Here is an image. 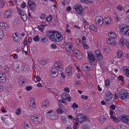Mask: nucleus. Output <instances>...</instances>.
I'll use <instances>...</instances> for the list:
<instances>
[{
  "label": "nucleus",
  "mask_w": 129,
  "mask_h": 129,
  "mask_svg": "<svg viewBox=\"0 0 129 129\" xmlns=\"http://www.w3.org/2000/svg\"><path fill=\"white\" fill-rule=\"evenodd\" d=\"M46 34L51 40L55 42H60L62 40V37L61 34L56 31H48L46 32Z\"/></svg>",
  "instance_id": "obj_1"
},
{
  "label": "nucleus",
  "mask_w": 129,
  "mask_h": 129,
  "mask_svg": "<svg viewBox=\"0 0 129 129\" xmlns=\"http://www.w3.org/2000/svg\"><path fill=\"white\" fill-rule=\"evenodd\" d=\"M74 8L79 15H84L85 13L84 10L81 5L78 4L74 6Z\"/></svg>",
  "instance_id": "obj_2"
},
{
  "label": "nucleus",
  "mask_w": 129,
  "mask_h": 129,
  "mask_svg": "<svg viewBox=\"0 0 129 129\" xmlns=\"http://www.w3.org/2000/svg\"><path fill=\"white\" fill-rule=\"evenodd\" d=\"M103 18L101 16H98L95 19V23L96 26L101 27L103 25Z\"/></svg>",
  "instance_id": "obj_3"
},
{
  "label": "nucleus",
  "mask_w": 129,
  "mask_h": 129,
  "mask_svg": "<svg viewBox=\"0 0 129 129\" xmlns=\"http://www.w3.org/2000/svg\"><path fill=\"white\" fill-rule=\"evenodd\" d=\"M120 31L123 35L129 36V26L125 24H123L121 26Z\"/></svg>",
  "instance_id": "obj_4"
},
{
  "label": "nucleus",
  "mask_w": 129,
  "mask_h": 129,
  "mask_svg": "<svg viewBox=\"0 0 129 129\" xmlns=\"http://www.w3.org/2000/svg\"><path fill=\"white\" fill-rule=\"evenodd\" d=\"M119 96L122 100L129 98V93L125 91L123 89H121L119 92Z\"/></svg>",
  "instance_id": "obj_5"
},
{
  "label": "nucleus",
  "mask_w": 129,
  "mask_h": 129,
  "mask_svg": "<svg viewBox=\"0 0 129 129\" xmlns=\"http://www.w3.org/2000/svg\"><path fill=\"white\" fill-rule=\"evenodd\" d=\"M31 119L35 123H38L42 121V118L40 115L34 114L31 116Z\"/></svg>",
  "instance_id": "obj_6"
},
{
  "label": "nucleus",
  "mask_w": 129,
  "mask_h": 129,
  "mask_svg": "<svg viewBox=\"0 0 129 129\" xmlns=\"http://www.w3.org/2000/svg\"><path fill=\"white\" fill-rule=\"evenodd\" d=\"M27 5L31 10L34 11L36 10L37 5L34 1L28 0Z\"/></svg>",
  "instance_id": "obj_7"
},
{
  "label": "nucleus",
  "mask_w": 129,
  "mask_h": 129,
  "mask_svg": "<svg viewBox=\"0 0 129 129\" xmlns=\"http://www.w3.org/2000/svg\"><path fill=\"white\" fill-rule=\"evenodd\" d=\"M76 119L79 122L81 123L85 121L86 119V116L82 114H79L76 116Z\"/></svg>",
  "instance_id": "obj_8"
},
{
  "label": "nucleus",
  "mask_w": 129,
  "mask_h": 129,
  "mask_svg": "<svg viewBox=\"0 0 129 129\" xmlns=\"http://www.w3.org/2000/svg\"><path fill=\"white\" fill-rule=\"evenodd\" d=\"M88 57L89 60L90 62L91 63H93L95 61V59L93 53L91 51H89L87 52Z\"/></svg>",
  "instance_id": "obj_9"
},
{
  "label": "nucleus",
  "mask_w": 129,
  "mask_h": 129,
  "mask_svg": "<svg viewBox=\"0 0 129 129\" xmlns=\"http://www.w3.org/2000/svg\"><path fill=\"white\" fill-rule=\"evenodd\" d=\"M72 52L74 53V55L78 59H80L82 58V53L79 51L75 49L73 50Z\"/></svg>",
  "instance_id": "obj_10"
},
{
  "label": "nucleus",
  "mask_w": 129,
  "mask_h": 129,
  "mask_svg": "<svg viewBox=\"0 0 129 129\" xmlns=\"http://www.w3.org/2000/svg\"><path fill=\"white\" fill-rule=\"evenodd\" d=\"M121 120L125 123L129 124V116L126 115L122 114L120 116Z\"/></svg>",
  "instance_id": "obj_11"
},
{
  "label": "nucleus",
  "mask_w": 129,
  "mask_h": 129,
  "mask_svg": "<svg viewBox=\"0 0 129 129\" xmlns=\"http://www.w3.org/2000/svg\"><path fill=\"white\" fill-rule=\"evenodd\" d=\"M72 45L69 43H65V47L66 50L68 52L71 53L72 52L73 50H72Z\"/></svg>",
  "instance_id": "obj_12"
},
{
  "label": "nucleus",
  "mask_w": 129,
  "mask_h": 129,
  "mask_svg": "<svg viewBox=\"0 0 129 129\" xmlns=\"http://www.w3.org/2000/svg\"><path fill=\"white\" fill-rule=\"evenodd\" d=\"M51 75L53 77H56L58 75V73L56 69L54 67H52L50 71Z\"/></svg>",
  "instance_id": "obj_13"
},
{
  "label": "nucleus",
  "mask_w": 129,
  "mask_h": 129,
  "mask_svg": "<svg viewBox=\"0 0 129 129\" xmlns=\"http://www.w3.org/2000/svg\"><path fill=\"white\" fill-rule=\"evenodd\" d=\"M61 96L62 98L68 101H70L71 100V97L67 93H62L61 94Z\"/></svg>",
  "instance_id": "obj_14"
},
{
  "label": "nucleus",
  "mask_w": 129,
  "mask_h": 129,
  "mask_svg": "<svg viewBox=\"0 0 129 129\" xmlns=\"http://www.w3.org/2000/svg\"><path fill=\"white\" fill-rule=\"evenodd\" d=\"M123 73L127 77H129V67L124 66L123 68Z\"/></svg>",
  "instance_id": "obj_15"
},
{
  "label": "nucleus",
  "mask_w": 129,
  "mask_h": 129,
  "mask_svg": "<svg viewBox=\"0 0 129 129\" xmlns=\"http://www.w3.org/2000/svg\"><path fill=\"white\" fill-rule=\"evenodd\" d=\"M106 41L108 44H111L112 46H115L116 45V43L114 39L108 38L107 39Z\"/></svg>",
  "instance_id": "obj_16"
},
{
  "label": "nucleus",
  "mask_w": 129,
  "mask_h": 129,
  "mask_svg": "<svg viewBox=\"0 0 129 129\" xmlns=\"http://www.w3.org/2000/svg\"><path fill=\"white\" fill-rule=\"evenodd\" d=\"M66 73L68 76H70L72 73V69L71 66H69L66 67Z\"/></svg>",
  "instance_id": "obj_17"
},
{
  "label": "nucleus",
  "mask_w": 129,
  "mask_h": 129,
  "mask_svg": "<svg viewBox=\"0 0 129 129\" xmlns=\"http://www.w3.org/2000/svg\"><path fill=\"white\" fill-rule=\"evenodd\" d=\"M48 118L49 119H51L52 120H57L58 118L57 116L55 115L53 113H51L50 116H49V115H48Z\"/></svg>",
  "instance_id": "obj_18"
},
{
  "label": "nucleus",
  "mask_w": 129,
  "mask_h": 129,
  "mask_svg": "<svg viewBox=\"0 0 129 129\" xmlns=\"http://www.w3.org/2000/svg\"><path fill=\"white\" fill-rule=\"evenodd\" d=\"M17 68L20 70L22 71L24 69V66L23 63L20 61L17 62Z\"/></svg>",
  "instance_id": "obj_19"
},
{
  "label": "nucleus",
  "mask_w": 129,
  "mask_h": 129,
  "mask_svg": "<svg viewBox=\"0 0 129 129\" xmlns=\"http://www.w3.org/2000/svg\"><path fill=\"white\" fill-rule=\"evenodd\" d=\"M83 69L85 71L91 70L92 69L88 66V65L87 63H85L82 66Z\"/></svg>",
  "instance_id": "obj_20"
},
{
  "label": "nucleus",
  "mask_w": 129,
  "mask_h": 129,
  "mask_svg": "<svg viewBox=\"0 0 129 129\" xmlns=\"http://www.w3.org/2000/svg\"><path fill=\"white\" fill-rule=\"evenodd\" d=\"M106 96L107 98L106 99V101H108L110 99H112L113 98V96H114L112 94L109 92H108Z\"/></svg>",
  "instance_id": "obj_21"
},
{
  "label": "nucleus",
  "mask_w": 129,
  "mask_h": 129,
  "mask_svg": "<svg viewBox=\"0 0 129 129\" xmlns=\"http://www.w3.org/2000/svg\"><path fill=\"white\" fill-rule=\"evenodd\" d=\"M104 20L106 24H110L111 22V19L108 17L104 18Z\"/></svg>",
  "instance_id": "obj_22"
},
{
  "label": "nucleus",
  "mask_w": 129,
  "mask_h": 129,
  "mask_svg": "<svg viewBox=\"0 0 129 129\" xmlns=\"http://www.w3.org/2000/svg\"><path fill=\"white\" fill-rule=\"evenodd\" d=\"M128 39H121L119 43L120 46H122L124 44L126 45L127 43Z\"/></svg>",
  "instance_id": "obj_23"
},
{
  "label": "nucleus",
  "mask_w": 129,
  "mask_h": 129,
  "mask_svg": "<svg viewBox=\"0 0 129 129\" xmlns=\"http://www.w3.org/2000/svg\"><path fill=\"white\" fill-rule=\"evenodd\" d=\"M23 126L26 129H29L31 126L29 123H28L27 122H24L23 123Z\"/></svg>",
  "instance_id": "obj_24"
},
{
  "label": "nucleus",
  "mask_w": 129,
  "mask_h": 129,
  "mask_svg": "<svg viewBox=\"0 0 129 129\" xmlns=\"http://www.w3.org/2000/svg\"><path fill=\"white\" fill-rule=\"evenodd\" d=\"M81 2L84 3H85L88 4H90L92 3L93 0H80Z\"/></svg>",
  "instance_id": "obj_25"
},
{
  "label": "nucleus",
  "mask_w": 129,
  "mask_h": 129,
  "mask_svg": "<svg viewBox=\"0 0 129 129\" xmlns=\"http://www.w3.org/2000/svg\"><path fill=\"white\" fill-rule=\"evenodd\" d=\"M13 40L16 42L19 39L18 35L16 33L13 34Z\"/></svg>",
  "instance_id": "obj_26"
},
{
  "label": "nucleus",
  "mask_w": 129,
  "mask_h": 129,
  "mask_svg": "<svg viewBox=\"0 0 129 129\" xmlns=\"http://www.w3.org/2000/svg\"><path fill=\"white\" fill-rule=\"evenodd\" d=\"M4 15L6 18H10L11 16V12L10 11H6Z\"/></svg>",
  "instance_id": "obj_27"
},
{
  "label": "nucleus",
  "mask_w": 129,
  "mask_h": 129,
  "mask_svg": "<svg viewBox=\"0 0 129 129\" xmlns=\"http://www.w3.org/2000/svg\"><path fill=\"white\" fill-rule=\"evenodd\" d=\"M61 120L62 122L65 123L67 122V119L65 115H62L61 116Z\"/></svg>",
  "instance_id": "obj_28"
},
{
  "label": "nucleus",
  "mask_w": 129,
  "mask_h": 129,
  "mask_svg": "<svg viewBox=\"0 0 129 129\" xmlns=\"http://www.w3.org/2000/svg\"><path fill=\"white\" fill-rule=\"evenodd\" d=\"M62 62L61 61H57L54 64L55 66L56 67H60L62 64Z\"/></svg>",
  "instance_id": "obj_29"
},
{
  "label": "nucleus",
  "mask_w": 129,
  "mask_h": 129,
  "mask_svg": "<svg viewBox=\"0 0 129 129\" xmlns=\"http://www.w3.org/2000/svg\"><path fill=\"white\" fill-rule=\"evenodd\" d=\"M89 28L90 29L94 30L95 31H97L98 29L97 27L93 25H91L89 26Z\"/></svg>",
  "instance_id": "obj_30"
},
{
  "label": "nucleus",
  "mask_w": 129,
  "mask_h": 129,
  "mask_svg": "<svg viewBox=\"0 0 129 129\" xmlns=\"http://www.w3.org/2000/svg\"><path fill=\"white\" fill-rule=\"evenodd\" d=\"M108 35L110 38H114L116 37V35L113 32H109L108 34Z\"/></svg>",
  "instance_id": "obj_31"
},
{
  "label": "nucleus",
  "mask_w": 129,
  "mask_h": 129,
  "mask_svg": "<svg viewBox=\"0 0 129 129\" xmlns=\"http://www.w3.org/2000/svg\"><path fill=\"white\" fill-rule=\"evenodd\" d=\"M3 76V77H1L0 78V82L1 83H5L6 81V75H4Z\"/></svg>",
  "instance_id": "obj_32"
},
{
  "label": "nucleus",
  "mask_w": 129,
  "mask_h": 129,
  "mask_svg": "<svg viewBox=\"0 0 129 129\" xmlns=\"http://www.w3.org/2000/svg\"><path fill=\"white\" fill-rule=\"evenodd\" d=\"M0 25L4 29L5 28H7L8 27L7 24L1 22Z\"/></svg>",
  "instance_id": "obj_33"
},
{
  "label": "nucleus",
  "mask_w": 129,
  "mask_h": 129,
  "mask_svg": "<svg viewBox=\"0 0 129 129\" xmlns=\"http://www.w3.org/2000/svg\"><path fill=\"white\" fill-rule=\"evenodd\" d=\"M43 23H44L43 24L39 25L38 26V28L41 31H42L43 30L44 27L46 25L45 23L44 22Z\"/></svg>",
  "instance_id": "obj_34"
},
{
  "label": "nucleus",
  "mask_w": 129,
  "mask_h": 129,
  "mask_svg": "<svg viewBox=\"0 0 129 129\" xmlns=\"http://www.w3.org/2000/svg\"><path fill=\"white\" fill-rule=\"evenodd\" d=\"M49 102L48 101H44L43 103V108H45L48 106Z\"/></svg>",
  "instance_id": "obj_35"
},
{
  "label": "nucleus",
  "mask_w": 129,
  "mask_h": 129,
  "mask_svg": "<svg viewBox=\"0 0 129 129\" xmlns=\"http://www.w3.org/2000/svg\"><path fill=\"white\" fill-rule=\"evenodd\" d=\"M28 103L29 105L30 104H32L35 103L34 98H30L29 99Z\"/></svg>",
  "instance_id": "obj_36"
},
{
  "label": "nucleus",
  "mask_w": 129,
  "mask_h": 129,
  "mask_svg": "<svg viewBox=\"0 0 129 129\" xmlns=\"http://www.w3.org/2000/svg\"><path fill=\"white\" fill-rule=\"evenodd\" d=\"M41 39V41L44 43H46L48 40L47 38L45 37L44 36H42L40 38Z\"/></svg>",
  "instance_id": "obj_37"
},
{
  "label": "nucleus",
  "mask_w": 129,
  "mask_h": 129,
  "mask_svg": "<svg viewBox=\"0 0 129 129\" xmlns=\"http://www.w3.org/2000/svg\"><path fill=\"white\" fill-rule=\"evenodd\" d=\"M29 107L30 108L31 110H34L36 108V105L35 104H30L29 105Z\"/></svg>",
  "instance_id": "obj_38"
},
{
  "label": "nucleus",
  "mask_w": 129,
  "mask_h": 129,
  "mask_svg": "<svg viewBox=\"0 0 129 129\" xmlns=\"http://www.w3.org/2000/svg\"><path fill=\"white\" fill-rule=\"evenodd\" d=\"M106 120V118L105 117H101L99 119L100 122L101 123H103Z\"/></svg>",
  "instance_id": "obj_39"
},
{
  "label": "nucleus",
  "mask_w": 129,
  "mask_h": 129,
  "mask_svg": "<svg viewBox=\"0 0 129 129\" xmlns=\"http://www.w3.org/2000/svg\"><path fill=\"white\" fill-rule=\"evenodd\" d=\"M110 118L116 122H118L119 121V120L118 119V118L114 115H112L111 116Z\"/></svg>",
  "instance_id": "obj_40"
},
{
  "label": "nucleus",
  "mask_w": 129,
  "mask_h": 129,
  "mask_svg": "<svg viewBox=\"0 0 129 129\" xmlns=\"http://www.w3.org/2000/svg\"><path fill=\"white\" fill-rule=\"evenodd\" d=\"M22 18L24 20H27V16L26 13H24L23 12H22Z\"/></svg>",
  "instance_id": "obj_41"
},
{
  "label": "nucleus",
  "mask_w": 129,
  "mask_h": 129,
  "mask_svg": "<svg viewBox=\"0 0 129 129\" xmlns=\"http://www.w3.org/2000/svg\"><path fill=\"white\" fill-rule=\"evenodd\" d=\"M5 2L3 0H0V8H3L5 6Z\"/></svg>",
  "instance_id": "obj_42"
},
{
  "label": "nucleus",
  "mask_w": 129,
  "mask_h": 129,
  "mask_svg": "<svg viewBox=\"0 0 129 129\" xmlns=\"http://www.w3.org/2000/svg\"><path fill=\"white\" fill-rule=\"evenodd\" d=\"M84 107L85 108V111L87 112H88L90 111V109L88 105H84Z\"/></svg>",
  "instance_id": "obj_43"
},
{
  "label": "nucleus",
  "mask_w": 129,
  "mask_h": 129,
  "mask_svg": "<svg viewBox=\"0 0 129 129\" xmlns=\"http://www.w3.org/2000/svg\"><path fill=\"white\" fill-rule=\"evenodd\" d=\"M96 57L99 60H102L103 59V56L101 54L98 55H97Z\"/></svg>",
  "instance_id": "obj_44"
},
{
  "label": "nucleus",
  "mask_w": 129,
  "mask_h": 129,
  "mask_svg": "<svg viewBox=\"0 0 129 129\" xmlns=\"http://www.w3.org/2000/svg\"><path fill=\"white\" fill-rule=\"evenodd\" d=\"M56 111L59 114H62L63 113V111L60 108H58L57 109Z\"/></svg>",
  "instance_id": "obj_45"
},
{
  "label": "nucleus",
  "mask_w": 129,
  "mask_h": 129,
  "mask_svg": "<svg viewBox=\"0 0 129 129\" xmlns=\"http://www.w3.org/2000/svg\"><path fill=\"white\" fill-rule=\"evenodd\" d=\"M110 82L108 79H107L105 82V84L107 87L110 84Z\"/></svg>",
  "instance_id": "obj_46"
},
{
  "label": "nucleus",
  "mask_w": 129,
  "mask_h": 129,
  "mask_svg": "<svg viewBox=\"0 0 129 129\" xmlns=\"http://www.w3.org/2000/svg\"><path fill=\"white\" fill-rule=\"evenodd\" d=\"M122 52L121 51L119 50L117 53L118 57L120 58L122 56Z\"/></svg>",
  "instance_id": "obj_47"
},
{
  "label": "nucleus",
  "mask_w": 129,
  "mask_h": 129,
  "mask_svg": "<svg viewBox=\"0 0 129 129\" xmlns=\"http://www.w3.org/2000/svg\"><path fill=\"white\" fill-rule=\"evenodd\" d=\"M39 40V38L38 36L37 35L33 38V40L35 42H38Z\"/></svg>",
  "instance_id": "obj_48"
},
{
  "label": "nucleus",
  "mask_w": 129,
  "mask_h": 129,
  "mask_svg": "<svg viewBox=\"0 0 129 129\" xmlns=\"http://www.w3.org/2000/svg\"><path fill=\"white\" fill-rule=\"evenodd\" d=\"M52 17L50 15H49L47 18V20L48 22H50L52 20Z\"/></svg>",
  "instance_id": "obj_49"
},
{
  "label": "nucleus",
  "mask_w": 129,
  "mask_h": 129,
  "mask_svg": "<svg viewBox=\"0 0 129 129\" xmlns=\"http://www.w3.org/2000/svg\"><path fill=\"white\" fill-rule=\"evenodd\" d=\"M117 8L118 10L119 11H122L124 10L123 7L122 6L120 5L118 6Z\"/></svg>",
  "instance_id": "obj_50"
},
{
  "label": "nucleus",
  "mask_w": 129,
  "mask_h": 129,
  "mask_svg": "<svg viewBox=\"0 0 129 129\" xmlns=\"http://www.w3.org/2000/svg\"><path fill=\"white\" fill-rule=\"evenodd\" d=\"M40 17L41 19H44L45 18V15L44 14H41L40 15Z\"/></svg>",
  "instance_id": "obj_51"
},
{
  "label": "nucleus",
  "mask_w": 129,
  "mask_h": 129,
  "mask_svg": "<svg viewBox=\"0 0 129 129\" xmlns=\"http://www.w3.org/2000/svg\"><path fill=\"white\" fill-rule=\"evenodd\" d=\"M16 113L17 115H19L21 113V110L20 108H19L16 110Z\"/></svg>",
  "instance_id": "obj_52"
},
{
  "label": "nucleus",
  "mask_w": 129,
  "mask_h": 129,
  "mask_svg": "<svg viewBox=\"0 0 129 129\" xmlns=\"http://www.w3.org/2000/svg\"><path fill=\"white\" fill-rule=\"evenodd\" d=\"M94 53L96 57L97 55H100V54H101L100 52L97 50H96L94 51Z\"/></svg>",
  "instance_id": "obj_53"
},
{
  "label": "nucleus",
  "mask_w": 129,
  "mask_h": 129,
  "mask_svg": "<svg viewBox=\"0 0 129 129\" xmlns=\"http://www.w3.org/2000/svg\"><path fill=\"white\" fill-rule=\"evenodd\" d=\"M3 31L0 29V39H2L3 37Z\"/></svg>",
  "instance_id": "obj_54"
},
{
  "label": "nucleus",
  "mask_w": 129,
  "mask_h": 129,
  "mask_svg": "<svg viewBox=\"0 0 129 129\" xmlns=\"http://www.w3.org/2000/svg\"><path fill=\"white\" fill-rule=\"evenodd\" d=\"M83 45L84 49H88V46L85 43H83Z\"/></svg>",
  "instance_id": "obj_55"
},
{
  "label": "nucleus",
  "mask_w": 129,
  "mask_h": 129,
  "mask_svg": "<svg viewBox=\"0 0 129 129\" xmlns=\"http://www.w3.org/2000/svg\"><path fill=\"white\" fill-rule=\"evenodd\" d=\"M105 50L106 52L109 53L110 51V49L107 46L105 49Z\"/></svg>",
  "instance_id": "obj_56"
},
{
  "label": "nucleus",
  "mask_w": 129,
  "mask_h": 129,
  "mask_svg": "<svg viewBox=\"0 0 129 129\" xmlns=\"http://www.w3.org/2000/svg\"><path fill=\"white\" fill-rule=\"evenodd\" d=\"M129 9V6H126L124 8V11L125 13L127 12V10H128Z\"/></svg>",
  "instance_id": "obj_57"
},
{
  "label": "nucleus",
  "mask_w": 129,
  "mask_h": 129,
  "mask_svg": "<svg viewBox=\"0 0 129 129\" xmlns=\"http://www.w3.org/2000/svg\"><path fill=\"white\" fill-rule=\"evenodd\" d=\"M39 62L41 63L42 64L44 65L46 63V62L44 60H41L40 61L38 60Z\"/></svg>",
  "instance_id": "obj_58"
},
{
  "label": "nucleus",
  "mask_w": 129,
  "mask_h": 129,
  "mask_svg": "<svg viewBox=\"0 0 129 129\" xmlns=\"http://www.w3.org/2000/svg\"><path fill=\"white\" fill-rule=\"evenodd\" d=\"M116 107V106L115 105H111L110 107V108L111 109L114 110L115 109V108Z\"/></svg>",
  "instance_id": "obj_59"
},
{
  "label": "nucleus",
  "mask_w": 129,
  "mask_h": 129,
  "mask_svg": "<svg viewBox=\"0 0 129 129\" xmlns=\"http://www.w3.org/2000/svg\"><path fill=\"white\" fill-rule=\"evenodd\" d=\"M83 43H85L86 41V37L85 36H83L82 38Z\"/></svg>",
  "instance_id": "obj_60"
},
{
  "label": "nucleus",
  "mask_w": 129,
  "mask_h": 129,
  "mask_svg": "<svg viewBox=\"0 0 129 129\" xmlns=\"http://www.w3.org/2000/svg\"><path fill=\"white\" fill-rule=\"evenodd\" d=\"M32 88V87L31 86H27L26 87V89L27 91H29L31 90Z\"/></svg>",
  "instance_id": "obj_61"
},
{
  "label": "nucleus",
  "mask_w": 129,
  "mask_h": 129,
  "mask_svg": "<svg viewBox=\"0 0 129 129\" xmlns=\"http://www.w3.org/2000/svg\"><path fill=\"white\" fill-rule=\"evenodd\" d=\"M17 9L18 12L19 14L20 15H21V14H22V12H23V11H21L20 10V9L18 7H17Z\"/></svg>",
  "instance_id": "obj_62"
},
{
  "label": "nucleus",
  "mask_w": 129,
  "mask_h": 129,
  "mask_svg": "<svg viewBox=\"0 0 129 129\" xmlns=\"http://www.w3.org/2000/svg\"><path fill=\"white\" fill-rule=\"evenodd\" d=\"M56 68L60 71L62 72L63 71V68L62 67V66L60 67H57Z\"/></svg>",
  "instance_id": "obj_63"
},
{
  "label": "nucleus",
  "mask_w": 129,
  "mask_h": 129,
  "mask_svg": "<svg viewBox=\"0 0 129 129\" xmlns=\"http://www.w3.org/2000/svg\"><path fill=\"white\" fill-rule=\"evenodd\" d=\"M118 78L122 82H124V81L123 80V78L122 76H118Z\"/></svg>",
  "instance_id": "obj_64"
}]
</instances>
